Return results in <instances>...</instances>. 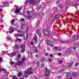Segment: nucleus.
Returning a JSON list of instances; mask_svg holds the SVG:
<instances>
[{
    "label": "nucleus",
    "instance_id": "nucleus-1",
    "mask_svg": "<svg viewBox=\"0 0 79 79\" xmlns=\"http://www.w3.org/2000/svg\"><path fill=\"white\" fill-rule=\"evenodd\" d=\"M44 75L45 76H50V70L46 68V72H45V73H44Z\"/></svg>",
    "mask_w": 79,
    "mask_h": 79
},
{
    "label": "nucleus",
    "instance_id": "nucleus-2",
    "mask_svg": "<svg viewBox=\"0 0 79 79\" xmlns=\"http://www.w3.org/2000/svg\"><path fill=\"white\" fill-rule=\"evenodd\" d=\"M43 32L45 35H49V32L47 30H43Z\"/></svg>",
    "mask_w": 79,
    "mask_h": 79
},
{
    "label": "nucleus",
    "instance_id": "nucleus-3",
    "mask_svg": "<svg viewBox=\"0 0 79 79\" xmlns=\"http://www.w3.org/2000/svg\"><path fill=\"white\" fill-rule=\"evenodd\" d=\"M47 43H48V45H50L51 47H53V43H51V41L50 40H48L47 41Z\"/></svg>",
    "mask_w": 79,
    "mask_h": 79
},
{
    "label": "nucleus",
    "instance_id": "nucleus-4",
    "mask_svg": "<svg viewBox=\"0 0 79 79\" xmlns=\"http://www.w3.org/2000/svg\"><path fill=\"white\" fill-rule=\"evenodd\" d=\"M38 15V14H37L36 12H35L33 15L32 16L33 18H36L37 17V16Z\"/></svg>",
    "mask_w": 79,
    "mask_h": 79
},
{
    "label": "nucleus",
    "instance_id": "nucleus-5",
    "mask_svg": "<svg viewBox=\"0 0 79 79\" xmlns=\"http://www.w3.org/2000/svg\"><path fill=\"white\" fill-rule=\"evenodd\" d=\"M14 29H15V28H13L12 27H11L10 28L9 32L10 33H12V32H13V31H15Z\"/></svg>",
    "mask_w": 79,
    "mask_h": 79
},
{
    "label": "nucleus",
    "instance_id": "nucleus-6",
    "mask_svg": "<svg viewBox=\"0 0 79 79\" xmlns=\"http://www.w3.org/2000/svg\"><path fill=\"white\" fill-rule=\"evenodd\" d=\"M16 55V53L14 52L12 53V54H7V55H9V56H10L11 57H12V56H15V55Z\"/></svg>",
    "mask_w": 79,
    "mask_h": 79
},
{
    "label": "nucleus",
    "instance_id": "nucleus-7",
    "mask_svg": "<svg viewBox=\"0 0 79 79\" xmlns=\"http://www.w3.org/2000/svg\"><path fill=\"white\" fill-rule=\"evenodd\" d=\"M37 34H38L40 37H42V34H41V33H40V30L37 31Z\"/></svg>",
    "mask_w": 79,
    "mask_h": 79
},
{
    "label": "nucleus",
    "instance_id": "nucleus-8",
    "mask_svg": "<svg viewBox=\"0 0 79 79\" xmlns=\"http://www.w3.org/2000/svg\"><path fill=\"white\" fill-rule=\"evenodd\" d=\"M33 49H34V52L35 53H37L39 52V51H38V49H37V48L35 47V46H33Z\"/></svg>",
    "mask_w": 79,
    "mask_h": 79
},
{
    "label": "nucleus",
    "instance_id": "nucleus-9",
    "mask_svg": "<svg viewBox=\"0 0 79 79\" xmlns=\"http://www.w3.org/2000/svg\"><path fill=\"white\" fill-rule=\"evenodd\" d=\"M54 50H58V51H61V49H60V48L56 47H54Z\"/></svg>",
    "mask_w": 79,
    "mask_h": 79
},
{
    "label": "nucleus",
    "instance_id": "nucleus-10",
    "mask_svg": "<svg viewBox=\"0 0 79 79\" xmlns=\"http://www.w3.org/2000/svg\"><path fill=\"white\" fill-rule=\"evenodd\" d=\"M28 1L31 4V5H34L35 3V2L33 0H29Z\"/></svg>",
    "mask_w": 79,
    "mask_h": 79
},
{
    "label": "nucleus",
    "instance_id": "nucleus-11",
    "mask_svg": "<svg viewBox=\"0 0 79 79\" xmlns=\"http://www.w3.org/2000/svg\"><path fill=\"white\" fill-rule=\"evenodd\" d=\"M36 35L35 34V36L33 38V40L35 42H36L37 41V36L35 35Z\"/></svg>",
    "mask_w": 79,
    "mask_h": 79
},
{
    "label": "nucleus",
    "instance_id": "nucleus-12",
    "mask_svg": "<svg viewBox=\"0 0 79 79\" xmlns=\"http://www.w3.org/2000/svg\"><path fill=\"white\" fill-rule=\"evenodd\" d=\"M77 2L73 4L74 6H77L79 5V0H77Z\"/></svg>",
    "mask_w": 79,
    "mask_h": 79
},
{
    "label": "nucleus",
    "instance_id": "nucleus-13",
    "mask_svg": "<svg viewBox=\"0 0 79 79\" xmlns=\"http://www.w3.org/2000/svg\"><path fill=\"white\" fill-rule=\"evenodd\" d=\"M77 73H75L73 74L72 76L73 77H77Z\"/></svg>",
    "mask_w": 79,
    "mask_h": 79
},
{
    "label": "nucleus",
    "instance_id": "nucleus-14",
    "mask_svg": "<svg viewBox=\"0 0 79 79\" xmlns=\"http://www.w3.org/2000/svg\"><path fill=\"white\" fill-rule=\"evenodd\" d=\"M20 11V10L18 9H16L15 11V13H19Z\"/></svg>",
    "mask_w": 79,
    "mask_h": 79
},
{
    "label": "nucleus",
    "instance_id": "nucleus-15",
    "mask_svg": "<svg viewBox=\"0 0 79 79\" xmlns=\"http://www.w3.org/2000/svg\"><path fill=\"white\" fill-rule=\"evenodd\" d=\"M71 52V50L69 49H68L66 52V53L67 54H69V53H70Z\"/></svg>",
    "mask_w": 79,
    "mask_h": 79
},
{
    "label": "nucleus",
    "instance_id": "nucleus-16",
    "mask_svg": "<svg viewBox=\"0 0 79 79\" xmlns=\"http://www.w3.org/2000/svg\"><path fill=\"white\" fill-rule=\"evenodd\" d=\"M66 3L67 5H69V4H70V3H71L70 1L69 0H67L66 1Z\"/></svg>",
    "mask_w": 79,
    "mask_h": 79
},
{
    "label": "nucleus",
    "instance_id": "nucleus-17",
    "mask_svg": "<svg viewBox=\"0 0 79 79\" xmlns=\"http://www.w3.org/2000/svg\"><path fill=\"white\" fill-rule=\"evenodd\" d=\"M60 17V15H57L55 16V19H58L59 18V17Z\"/></svg>",
    "mask_w": 79,
    "mask_h": 79
},
{
    "label": "nucleus",
    "instance_id": "nucleus-18",
    "mask_svg": "<svg viewBox=\"0 0 79 79\" xmlns=\"http://www.w3.org/2000/svg\"><path fill=\"white\" fill-rule=\"evenodd\" d=\"M8 5V2H4L3 3V6H7Z\"/></svg>",
    "mask_w": 79,
    "mask_h": 79
},
{
    "label": "nucleus",
    "instance_id": "nucleus-19",
    "mask_svg": "<svg viewBox=\"0 0 79 79\" xmlns=\"http://www.w3.org/2000/svg\"><path fill=\"white\" fill-rule=\"evenodd\" d=\"M21 49H25V45H23L21 46Z\"/></svg>",
    "mask_w": 79,
    "mask_h": 79
},
{
    "label": "nucleus",
    "instance_id": "nucleus-20",
    "mask_svg": "<svg viewBox=\"0 0 79 79\" xmlns=\"http://www.w3.org/2000/svg\"><path fill=\"white\" fill-rule=\"evenodd\" d=\"M73 62H70L69 65V68H70V67H71V66H72V65H73Z\"/></svg>",
    "mask_w": 79,
    "mask_h": 79
},
{
    "label": "nucleus",
    "instance_id": "nucleus-21",
    "mask_svg": "<svg viewBox=\"0 0 79 79\" xmlns=\"http://www.w3.org/2000/svg\"><path fill=\"white\" fill-rule=\"evenodd\" d=\"M71 75L69 73H67L66 74V76L67 77H70Z\"/></svg>",
    "mask_w": 79,
    "mask_h": 79
},
{
    "label": "nucleus",
    "instance_id": "nucleus-22",
    "mask_svg": "<svg viewBox=\"0 0 79 79\" xmlns=\"http://www.w3.org/2000/svg\"><path fill=\"white\" fill-rule=\"evenodd\" d=\"M25 27V24H22L21 26V29H24Z\"/></svg>",
    "mask_w": 79,
    "mask_h": 79
},
{
    "label": "nucleus",
    "instance_id": "nucleus-23",
    "mask_svg": "<svg viewBox=\"0 0 79 79\" xmlns=\"http://www.w3.org/2000/svg\"><path fill=\"white\" fill-rule=\"evenodd\" d=\"M27 18H28L29 19H32V17L31 15H29L27 16Z\"/></svg>",
    "mask_w": 79,
    "mask_h": 79
},
{
    "label": "nucleus",
    "instance_id": "nucleus-24",
    "mask_svg": "<svg viewBox=\"0 0 79 79\" xmlns=\"http://www.w3.org/2000/svg\"><path fill=\"white\" fill-rule=\"evenodd\" d=\"M20 37H23V38H24V33H22V34L20 35Z\"/></svg>",
    "mask_w": 79,
    "mask_h": 79
},
{
    "label": "nucleus",
    "instance_id": "nucleus-25",
    "mask_svg": "<svg viewBox=\"0 0 79 79\" xmlns=\"http://www.w3.org/2000/svg\"><path fill=\"white\" fill-rule=\"evenodd\" d=\"M78 38V36L76 35L73 37L72 39H77Z\"/></svg>",
    "mask_w": 79,
    "mask_h": 79
},
{
    "label": "nucleus",
    "instance_id": "nucleus-26",
    "mask_svg": "<svg viewBox=\"0 0 79 79\" xmlns=\"http://www.w3.org/2000/svg\"><path fill=\"white\" fill-rule=\"evenodd\" d=\"M45 57H43L41 59V61L42 62H44L45 61Z\"/></svg>",
    "mask_w": 79,
    "mask_h": 79
},
{
    "label": "nucleus",
    "instance_id": "nucleus-27",
    "mask_svg": "<svg viewBox=\"0 0 79 79\" xmlns=\"http://www.w3.org/2000/svg\"><path fill=\"white\" fill-rule=\"evenodd\" d=\"M20 76L21 77L20 79H23V78H24V76L23 75H22V73H20Z\"/></svg>",
    "mask_w": 79,
    "mask_h": 79
},
{
    "label": "nucleus",
    "instance_id": "nucleus-28",
    "mask_svg": "<svg viewBox=\"0 0 79 79\" xmlns=\"http://www.w3.org/2000/svg\"><path fill=\"white\" fill-rule=\"evenodd\" d=\"M41 8H42V6H39L37 7L36 9H37V10H40Z\"/></svg>",
    "mask_w": 79,
    "mask_h": 79
},
{
    "label": "nucleus",
    "instance_id": "nucleus-29",
    "mask_svg": "<svg viewBox=\"0 0 79 79\" xmlns=\"http://www.w3.org/2000/svg\"><path fill=\"white\" fill-rule=\"evenodd\" d=\"M10 40V41H11V40H11V37H8V36L7 37V40Z\"/></svg>",
    "mask_w": 79,
    "mask_h": 79
},
{
    "label": "nucleus",
    "instance_id": "nucleus-30",
    "mask_svg": "<svg viewBox=\"0 0 79 79\" xmlns=\"http://www.w3.org/2000/svg\"><path fill=\"white\" fill-rule=\"evenodd\" d=\"M42 45V44H39L38 45V48H39V49H41V45Z\"/></svg>",
    "mask_w": 79,
    "mask_h": 79
},
{
    "label": "nucleus",
    "instance_id": "nucleus-31",
    "mask_svg": "<svg viewBox=\"0 0 79 79\" xmlns=\"http://www.w3.org/2000/svg\"><path fill=\"white\" fill-rule=\"evenodd\" d=\"M12 79H17V77L15 76H12Z\"/></svg>",
    "mask_w": 79,
    "mask_h": 79
},
{
    "label": "nucleus",
    "instance_id": "nucleus-32",
    "mask_svg": "<svg viewBox=\"0 0 79 79\" xmlns=\"http://www.w3.org/2000/svg\"><path fill=\"white\" fill-rule=\"evenodd\" d=\"M31 11H30L29 10H27V14L28 15H30L31 14Z\"/></svg>",
    "mask_w": 79,
    "mask_h": 79
},
{
    "label": "nucleus",
    "instance_id": "nucleus-33",
    "mask_svg": "<svg viewBox=\"0 0 79 79\" xmlns=\"http://www.w3.org/2000/svg\"><path fill=\"white\" fill-rule=\"evenodd\" d=\"M24 61H20V65H22V64H24Z\"/></svg>",
    "mask_w": 79,
    "mask_h": 79
},
{
    "label": "nucleus",
    "instance_id": "nucleus-34",
    "mask_svg": "<svg viewBox=\"0 0 79 79\" xmlns=\"http://www.w3.org/2000/svg\"><path fill=\"white\" fill-rule=\"evenodd\" d=\"M17 59H19L20 58V54H19L17 56Z\"/></svg>",
    "mask_w": 79,
    "mask_h": 79
},
{
    "label": "nucleus",
    "instance_id": "nucleus-35",
    "mask_svg": "<svg viewBox=\"0 0 79 79\" xmlns=\"http://www.w3.org/2000/svg\"><path fill=\"white\" fill-rule=\"evenodd\" d=\"M17 66H19L20 65V61H19L16 63Z\"/></svg>",
    "mask_w": 79,
    "mask_h": 79
},
{
    "label": "nucleus",
    "instance_id": "nucleus-36",
    "mask_svg": "<svg viewBox=\"0 0 79 79\" xmlns=\"http://www.w3.org/2000/svg\"><path fill=\"white\" fill-rule=\"evenodd\" d=\"M25 51V49H22L21 53H24V52Z\"/></svg>",
    "mask_w": 79,
    "mask_h": 79
},
{
    "label": "nucleus",
    "instance_id": "nucleus-37",
    "mask_svg": "<svg viewBox=\"0 0 79 79\" xmlns=\"http://www.w3.org/2000/svg\"><path fill=\"white\" fill-rule=\"evenodd\" d=\"M15 19L12 20L11 21V24H13V23H14V22H15Z\"/></svg>",
    "mask_w": 79,
    "mask_h": 79
},
{
    "label": "nucleus",
    "instance_id": "nucleus-38",
    "mask_svg": "<svg viewBox=\"0 0 79 79\" xmlns=\"http://www.w3.org/2000/svg\"><path fill=\"white\" fill-rule=\"evenodd\" d=\"M45 64L44 63H42L41 64V67H44V66H45Z\"/></svg>",
    "mask_w": 79,
    "mask_h": 79
},
{
    "label": "nucleus",
    "instance_id": "nucleus-39",
    "mask_svg": "<svg viewBox=\"0 0 79 79\" xmlns=\"http://www.w3.org/2000/svg\"><path fill=\"white\" fill-rule=\"evenodd\" d=\"M25 73L27 74H29V71H28H28H25Z\"/></svg>",
    "mask_w": 79,
    "mask_h": 79
},
{
    "label": "nucleus",
    "instance_id": "nucleus-40",
    "mask_svg": "<svg viewBox=\"0 0 79 79\" xmlns=\"http://www.w3.org/2000/svg\"><path fill=\"white\" fill-rule=\"evenodd\" d=\"M25 20V19H24V18H22L20 19V21H22V22H23V21H24Z\"/></svg>",
    "mask_w": 79,
    "mask_h": 79
},
{
    "label": "nucleus",
    "instance_id": "nucleus-41",
    "mask_svg": "<svg viewBox=\"0 0 79 79\" xmlns=\"http://www.w3.org/2000/svg\"><path fill=\"white\" fill-rule=\"evenodd\" d=\"M62 62H63V61H62V60H60L59 61V64H61Z\"/></svg>",
    "mask_w": 79,
    "mask_h": 79
},
{
    "label": "nucleus",
    "instance_id": "nucleus-42",
    "mask_svg": "<svg viewBox=\"0 0 79 79\" xmlns=\"http://www.w3.org/2000/svg\"><path fill=\"white\" fill-rule=\"evenodd\" d=\"M79 63H77L75 64V66H78V64H79Z\"/></svg>",
    "mask_w": 79,
    "mask_h": 79
},
{
    "label": "nucleus",
    "instance_id": "nucleus-43",
    "mask_svg": "<svg viewBox=\"0 0 79 79\" xmlns=\"http://www.w3.org/2000/svg\"><path fill=\"white\" fill-rule=\"evenodd\" d=\"M4 70H5V69H2L0 67V71H3Z\"/></svg>",
    "mask_w": 79,
    "mask_h": 79
},
{
    "label": "nucleus",
    "instance_id": "nucleus-44",
    "mask_svg": "<svg viewBox=\"0 0 79 79\" xmlns=\"http://www.w3.org/2000/svg\"><path fill=\"white\" fill-rule=\"evenodd\" d=\"M51 36H52V37H53V36H54V33H53V32H52L51 33Z\"/></svg>",
    "mask_w": 79,
    "mask_h": 79
},
{
    "label": "nucleus",
    "instance_id": "nucleus-45",
    "mask_svg": "<svg viewBox=\"0 0 79 79\" xmlns=\"http://www.w3.org/2000/svg\"><path fill=\"white\" fill-rule=\"evenodd\" d=\"M17 76L18 77H20V72H19V73L17 74Z\"/></svg>",
    "mask_w": 79,
    "mask_h": 79
},
{
    "label": "nucleus",
    "instance_id": "nucleus-46",
    "mask_svg": "<svg viewBox=\"0 0 79 79\" xmlns=\"http://www.w3.org/2000/svg\"><path fill=\"white\" fill-rule=\"evenodd\" d=\"M31 70H32V67H30L28 69V71H31Z\"/></svg>",
    "mask_w": 79,
    "mask_h": 79
},
{
    "label": "nucleus",
    "instance_id": "nucleus-47",
    "mask_svg": "<svg viewBox=\"0 0 79 79\" xmlns=\"http://www.w3.org/2000/svg\"><path fill=\"white\" fill-rule=\"evenodd\" d=\"M26 60V58H23L22 59V61H24Z\"/></svg>",
    "mask_w": 79,
    "mask_h": 79
},
{
    "label": "nucleus",
    "instance_id": "nucleus-48",
    "mask_svg": "<svg viewBox=\"0 0 79 79\" xmlns=\"http://www.w3.org/2000/svg\"><path fill=\"white\" fill-rule=\"evenodd\" d=\"M62 55V54L61 53H58V55L59 56H60V55Z\"/></svg>",
    "mask_w": 79,
    "mask_h": 79
},
{
    "label": "nucleus",
    "instance_id": "nucleus-49",
    "mask_svg": "<svg viewBox=\"0 0 79 79\" xmlns=\"http://www.w3.org/2000/svg\"><path fill=\"white\" fill-rule=\"evenodd\" d=\"M16 48L17 49H19V47L18 46H16Z\"/></svg>",
    "mask_w": 79,
    "mask_h": 79
},
{
    "label": "nucleus",
    "instance_id": "nucleus-50",
    "mask_svg": "<svg viewBox=\"0 0 79 79\" xmlns=\"http://www.w3.org/2000/svg\"><path fill=\"white\" fill-rule=\"evenodd\" d=\"M14 63H15V62H14L11 61L10 62V64H14Z\"/></svg>",
    "mask_w": 79,
    "mask_h": 79
},
{
    "label": "nucleus",
    "instance_id": "nucleus-51",
    "mask_svg": "<svg viewBox=\"0 0 79 79\" xmlns=\"http://www.w3.org/2000/svg\"><path fill=\"white\" fill-rule=\"evenodd\" d=\"M45 56H48V53H46L45 54Z\"/></svg>",
    "mask_w": 79,
    "mask_h": 79
},
{
    "label": "nucleus",
    "instance_id": "nucleus-52",
    "mask_svg": "<svg viewBox=\"0 0 79 79\" xmlns=\"http://www.w3.org/2000/svg\"><path fill=\"white\" fill-rule=\"evenodd\" d=\"M26 36V38L25 39V40H27V37H28V35H27Z\"/></svg>",
    "mask_w": 79,
    "mask_h": 79
},
{
    "label": "nucleus",
    "instance_id": "nucleus-53",
    "mask_svg": "<svg viewBox=\"0 0 79 79\" xmlns=\"http://www.w3.org/2000/svg\"><path fill=\"white\" fill-rule=\"evenodd\" d=\"M31 45H33L34 44V43L33 42H31Z\"/></svg>",
    "mask_w": 79,
    "mask_h": 79
},
{
    "label": "nucleus",
    "instance_id": "nucleus-54",
    "mask_svg": "<svg viewBox=\"0 0 79 79\" xmlns=\"http://www.w3.org/2000/svg\"><path fill=\"white\" fill-rule=\"evenodd\" d=\"M58 78H59V79H60L61 78V76H58Z\"/></svg>",
    "mask_w": 79,
    "mask_h": 79
},
{
    "label": "nucleus",
    "instance_id": "nucleus-55",
    "mask_svg": "<svg viewBox=\"0 0 79 79\" xmlns=\"http://www.w3.org/2000/svg\"><path fill=\"white\" fill-rule=\"evenodd\" d=\"M3 60V58H0V61H2Z\"/></svg>",
    "mask_w": 79,
    "mask_h": 79
},
{
    "label": "nucleus",
    "instance_id": "nucleus-56",
    "mask_svg": "<svg viewBox=\"0 0 79 79\" xmlns=\"http://www.w3.org/2000/svg\"><path fill=\"white\" fill-rule=\"evenodd\" d=\"M32 73H33V72L31 71V72H30V73H29V74H32Z\"/></svg>",
    "mask_w": 79,
    "mask_h": 79
},
{
    "label": "nucleus",
    "instance_id": "nucleus-57",
    "mask_svg": "<svg viewBox=\"0 0 79 79\" xmlns=\"http://www.w3.org/2000/svg\"><path fill=\"white\" fill-rule=\"evenodd\" d=\"M50 56L52 58L53 57V55L52 54H50Z\"/></svg>",
    "mask_w": 79,
    "mask_h": 79
},
{
    "label": "nucleus",
    "instance_id": "nucleus-58",
    "mask_svg": "<svg viewBox=\"0 0 79 79\" xmlns=\"http://www.w3.org/2000/svg\"><path fill=\"white\" fill-rule=\"evenodd\" d=\"M16 40H20V39L19 38H17L16 39Z\"/></svg>",
    "mask_w": 79,
    "mask_h": 79
},
{
    "label": "nucleus",
    "instance_id": "nucleus-59",
    "mask_svg": "<svg viewBox=\"0 0 79 79\" xmlns=\"http://www.w3.org/2000/svg\"><path fill=\"white\" fill-rule=\"evenodd\" d=\"M49 62H51V59L49 58L48 60Z\"/></svg>",
    "mask_w": 79,
    "mask_h": 79
},
{
    "label": "nucleus",
    "instance_id": "nucleus-60",
    "mask_svg": "<svg viewBox=\"0 0 79 79\" xmlns=\"http://www.w3.org/2000/svg\"><path fill=\"white\" fill-rule=\"evenodd\" d=\"M60 3V1H58L56 2L57 4H58V3Z\"/></svg>",
    "mask_w": 79,
    "mask_h": 79
},
{
    "label": "nucleus",
    "instance_id": "nucleus-61",
    "mask_svg": "<svg viewBox=\"0 0 79 79\" xmlns=\"http://www.w3.org/2000/svg\"><path fill=\"white\" fill-rule=\"evenodd\" d=\"M4 46L5 47H8V46L7 45H6V44H4Z\"/></svg>",
    "mask_w": 79,
    "mask_h": 79
},
{
    "label": "nucleus",
    "instance_id": "nucleus-62",
    "mask_svg": "<svg viewBox=\"0 0 79 79\" xmlns=\"http://www.w3.org/2000/svg\"><path fill=\"white\" fill-rule=\"evenodd\" d=\"M48 50H50V48H48Z\"/></svg>",
    "mask_w": 79,
    "mask_h": 79
},
{
    "label": "nucleus",
    "instance_id": "nucleus-63",
    "mask_svg": "<svg viewBox=\"0 0 79 79\" xmlns=\"http://www.w3.org/2000/svg\"><path fill=\"white\" fill-rule=\"evenodd\" d=\"M68 6H66L65 7V9H66V10H67V9H68Z\"/></svg>",
    "mask_w": 79,
    "mask_h": 79
},
{
    "label": "nucleus",
    "instance_id": "nucleus-64",
    "mask_svg": "<svg viewBox=\"0 0 79 79\" xmlns=\"http://www.w3.org/2000/svg\"><path fill=\"white\" fill-rule=\"evenodd\" d=\"M15 36H19V35H18L15 34Z\"/></svg>",
    "mask_w": 79,
    "mask_h": 79
}]
</instances>
